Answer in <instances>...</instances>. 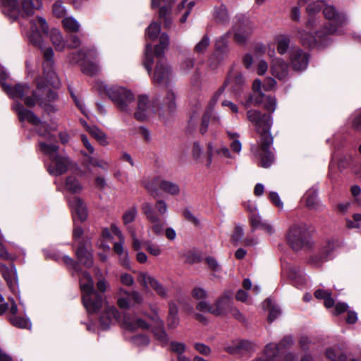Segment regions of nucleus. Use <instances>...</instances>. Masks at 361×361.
I'll return each instance as SVG.
<instances>
[{"label":"nucleus","mask_w":361,"mask_h":361,"mask_svg":"<svg viewBox=\"0 0 361 361\" xmlns=\"http://www.w3.org/2000/svg\"><path fill=\"white\" fill-rule=\"evenodd\" d=\"M39 146L40 150L50 159L47 167L50 174L58 176L68 171L71 161L68 157L59 154L58 147L56 145L41 141L39 142Z\"/></svg>","instance_id":"423d86ee"},{"label":"nucleus","mask_w":361,"mask_h":361,"mask_svg":"<svg viewBox=\"0 0 361 361\" xmlns=\"http://www.w3.org/2000/svg\"><path fill=\"white\" fill-rule=\"evenodd\" d=\"M353 220L347 219L346 226L349 228H360L359 222L361 221V214H355L353 216Z\"/></svg>","instance_id":"0e129e2a"},{"label":"nucleus","mask_w":361,"mask_h":361,"mask_svg":"<svg viewBox=\"0 0 361 361\" xmlns=\"http://www.w3.org/2000/svg\"><path fill=\"white\" fill-rule=\"evenodd\" d=\"M191 295L194 299L200 301L207 298V293L203 288L195 287L191 291Z\"/></svg>","instance_id":"4d7b16f0"},{"label":"nucleus","mask_w":361,"mask_h":361,"mask_svg":"<svg viewBox=\"0 0 361 361\" xmlns=\"http://www.w3.org/2000/svg\"><path fill=\"white\" fill-rule=\"evenodd\" d=\"M230 303V297L225 295L216 300L215 307H211L207 302L202 300L197 304L196 308L204 313L223 314H226V310L231 307Z\"/></svg>","instance_id":"ddd939ff"},{"label":"nucleus","mask_w":361,"mask_h":361,"mask_svg":"<svg viewBox=\"0 0 361 361\" xmlns=\"http://www.w3.org/2000/svg\"><path fill=\"white\" fill-rule=\"evenodd\" d=\"M160 30V25L157 23H152L149 25V27L147 29V37L150 39L154 40L159 34Z\"/></svg>","instance_id":"5fc2aeb1"},{"label":"nucleus","mask_w":361,"mask_h":361,"mask_svg":"<svg viewBox=\"0 0 361 361\" xmlns=\"http://www.w3.org/2000/svg\"><path fill=\"white\" fill-rule=\"evenodd\" d=\"M145 59L144 61V66L149 73L151 72V67L154 62V54L152 47L150 44H147L145 47Z\"/></svg>","instance_id":"de8ad7c7"},{"label":"nucleus","mask_w":361,"mask_h":361,"mask_svg":"<svg viewBox=\"0 0 361 361\" xmlns=\"http://www.w3.org/2000/svg\"><path fill=\"white\" fill-rule=\"evenodd\" d=\"M174 0H152V7L160 6L159 18H166L170 11V5Z\"/></svg>","instance_id":"72a5a7b5"},{"label":"nucleus","mask_w":361,"mask_h":361,"mask_svg":"<svg viewBox=\"0 0 361 361\" xmlns=\"http://www.w3.org/2000/svg\"><path fill=\"white\" fill-rule=\"evenodd\" d=\"M141 210L150 224L147 229L148 235H150V233L156 235H162L166 221L161 219L155 212L152 204L149 202H144L141 206Z\"/></svg>","instance_id":"9b49d317"},{"label":"nucleus","mask_w":361,"mask_h":361,"mask_svg":"<svg viewBox=\"0 0 361 361\" xmlns=\"http://www.w3.org/2000/svg\"><path fill=\"white\" fill-rule=\"evenodd\" d=\"M227 86V81H225L224 85L221 86L213 94L212 98L210 99L207 111L212 112L215 105L218 102L219 98L221 97L223 93L224 92L225 88Z\"/></svg>","instance_id":"c03bdc74"},{"label":"nucleus","mask_w":361,"mask_h":361,"mask_svg":"<svg viewBox=\"0 0 361 361\" xmlns=\"http://www.w3.org/2000/svg\"><path fill=\"white\" fill-rule=\"evenodd\" d=\"M279 355V349L274 343H269L264 348V355L255 360V361H276Z\"/></svg>","instance_id":"473e14b6"},{"label":"nucleus","mask_w":361,"mask_h":361,"mask_svg":"<svg viewBox=\"0 0 361 361\" xmlns=\"http://www.w3.org/2000/svg\"><path fill=\"white\" fill-rule=\"evenodd\" d=\"M210 39L208 35H205L202 39L195 45L194 51L197 54H203L209 47Z\"/></svg>","instance_id":"603ef678"},{"label":"nucleus","mask_w":361,"mask_h":361,"mask_svg":"<svg viewBox=\"0 0 361 361\" xmlns=\"http://www.w3.org/2000/svg\"><path fill=\"white\" fill-rule=\"evenodd\" d=\"M290 60L295 71H301L307 67L309 55L302 49L297 48L290 52Z\"/></svg>","instance_id":"5701e85b"},{"label":"nucleus","mask_w":361,"mask_h":361,"mask_svg":"<svg viewBox=\"0 0 361 361\" xmlns=\"http://www.w3.org/2000/svg\"><path fill=\"white\" fill-rule=\"evenodd\" d=\"M2 11L10 18L16 19L20 13L17 0H0Z\"/></svg>","instance_id":"2f4dec72"},{"label":"nucleus","mask_w":361,"mask_h":361,"mask_svg":"<svg viewBox=\"0 0 361 361\" xmlns=\"http://www.w3.org/2000/svg\"><path fill=\"white\" fill-rule=\"evenodd\" d=\"M128 231L130 234V236L132 238L133 243L132 246L135 250H140L142 247L144 246L146 251L150 254L151 255L157 257L159 256L162 250L160 247V245H157V243H153L152 241L149 240H146L142 242L138 239L136 235L135 230L132 228L129 227Z\"/></svg>","instance_id":"a211bd4d"},{"label":"nucleus","mask_w":361,"mask_h":361,"mask_svg":"<svg viewBox=\"0 0 361 361\" xmlns=\"http://www.w3.org/2000/svg\"><path fill=\"white\" fill-rule=\"evenodd\" d=\"M287 274L288 278L293 281H295V283L302 284L305 281V278L302 271L296 267H290Z\"/></svg>","instance_id":"a18cd8bd"},{"label":"nucleus","mask_w":361,"mask_h":361,"mask_svg":"<svg viewBox=\"0 0 361 361\" xmlns=\"http://www.w3.org/2000/svg\"><path fill=\"white\" fill-rule=\"evenodd\" d=\"M271 73L279 80H285L288 73V64L280 58H274L271 61Z\"/></svg>","instance_id":"bb28decb"},{"label":"nucleus","mask_w":361,"mask_h":361,"mask_svg":"<svg viewBox=\"0 0 361 361\" xmlns=\"http://www.w3.org/2000/svg\"><path fill=\"white\" fill-rule=\"evenodd\" d=\"M247 118L255 126L257 133L260 135L258 145L252 147V152L259 160L260 166L268 168L274 161V154L270 149L274 140L270 133L273 124L272 117L258 110L250 109L247 111Z\"/></svg>","instance_id":"f03ea898"},{"label":"nucleus","mask_w":361,"mask_h":361,"mask_svg":"<svg viewBox=\"0 0 361 361\" xmlns=\"http://www.w3.org/2000/svg\"><path fill=\"white\" fill-rule=\"evenodd\" d=\"M297 37L302 45L309 48L314 47H324L328 44L329 37L337 32L336 27L331 25L330 27H324L317 31L314 35L304 29L297 28Z\"/></svg>","instance_id":"0eeeda50"},{"label":"nucleus","mask_w":361,"mask_h":361,"mask_svg":"<svg viewBox=\"0 0 361 361\" xmlns=\"http://www.w3.org/2000/svg\"><path fill=\"white\" fill-rule=\"evenodd\" d=\"M63 25L66 30L70 32H76L79 31L80 24L72 17H66L62 20Z\"/></svg>","instance_id":"49530a36"},{"label":"nucleus","mask_w":361,"mask_h":361,"mask_svg":"<svg viewBox=\"0 0 361 361\" xmlns=\"http://www.w3.org/2000/svg\"><path fill=\"white\" fill-rule=\"evenodd\" d=\"M0 270L9 288L12 291H16L17 285V275L14 266L11 264L10 267H7L5 264H1Z\"/></svg>","instance_id":"c756f323"},{"label":"nucleus","mask_w":361,"mask_h":361,"mask_svg":"<svg viewBox=\"0 0 361 361\" xmlns=\"http://www.w3.org/2000/svg\"><path fill=\"white\" fill-rule=\"evenodd\" d=\"M65 188L72 193H80L83 189L81 183L73 176H70L66 178Z\"/></svg>","instance_id":"e433bc0d"},{"label":"nucleus","mask_w":361,"mask_h":361,"mask_svg":"<svg viewBox=\"0 0 361 361\" xmlns=\"http://www.w3.org/2000/svg\"><path fill=\"white\" fill-rule=\"evenodd\" d=\"M228 136L231 140H232V142L230 144V147L232 151L236 153H239L242 149L241 142L238 140V134L236 133H231L230 131L227 132Z\"/></svg>","instance_id":"3c124183"},{"label":"nucleus","mask_w":361,"mask_h":361,"mask_svg":"<svg viewBox=\"0 0 361 361\" xmlns=\"http://www.w3.org/2000/svg\"><path fill=\"white\" fill-rule=\"evenodd\" d=\"M137 216V209L135 206H133L127 209L123 214L122 219L124 225H128L133 222Z\"/></svg>","instance_id":"09e8293b"},{"label":"nucleus","mask_w":361,"mask_h":361,"mask_svg":"<svg viewBox=\"0 0 361 361\" xmlns=\"http://www.w3.org/2000/svg\"><path fill=\"white\" fill-rule=\"evenodd\" d=\"M195 349L200 354L203 355H209L211 353L210 348L202 343H195L194 344Z\"/></svg>","instance_id":"69168bd1"},{"label":"nucleus","mask_w":361,"mask_h":361,"mask_svg":"<svg viewBox=\"0 0 361 361\" xmlns=\"http://www.w3.org/2000/svg\"><path fill=\"white\" fill-rule=\"evenodd\" d=\"M94 50H89L87 53L79 51L73 54L69 59L71 63H78L81 61L80 66L83 73L87 75H94L99 71V65L96 62H92L87 60V57L94 56Z\"/></svg>","instance_id":"f8f14e48"},{"label":"nucleus","mask_w":361,"mask_h":361,"mask_svg":"<svg viewBox=\"0 0 361 361\" xmlns=\"http://www.w3.org/2000/svg\"><path fill=\"white\" fill-rule=\"evenodd\" d=\"M89 161L92 166L99 167L104 171H107L110 167V163L106 160L91 157Z\"/></svg>","instance_id":"6e6d98bb"},{"label":"nucleus","mask_w":361,"mask_h":361,"mask_svg":"<svg viewBox=\"0 0 361 361\" xmlns=\"http://www.w3.org/2000/svg\"><path fill=\"white\" fill-rule=\"evenodd\" d=\"M225 81H227V85L229 83H233L235 86L238 87L242 85L244 83L245 80L240 72H233L228 74V78Z\"/></svg>","instance_id":"8fccbe9b"},{"label":"nucleus","mask_w":361,"mask_h":361,"mask_svg":"<svg viewBox=\"0 0 361 361\" xmlns=\"http://www.w3.org/2000/svg\"><path fill=\"white\" fill-rule=\"evenodd\" d=\"M213 16L214 20L219 23H225L228 20V13L226 7L221 4L214 8Z\"/></svg>","instance_id":"f704fd0d"},{"label":"nucleus","mask_w":361,"mask_h":361,"mask_svg":"<svg viewBox=\"0 0 361 361\" xmlns=\"http://www.w3.org/2000/svg\"><path fill=\"white\" fill-rule=\"evenodd\" d=\"M250 222L252 230L261 229L269 235L273 234L275 231L272 225L268 221L262 220L260 216L255 212L250 215Z\"/></svg>","instance_id":"c85d7f7f"},{"label":"nucleus","mask_w":361,"mask_h":361,"mask_svg":"<svg viewBox=\"0 0 361 361\" xmlns=\"http://www.w3.org/2000/svg\"><path fill=\"white\" fill-rule=\"evenodd\" d=\"M227 38L225 35L216 40L215 51L209 59V66L212 69L216 68L228 56Z\"/></svg>","instance_id":"4468645a"},{"label":"nucleus","mask_w":361,"mask_h":361,"mask_svg":"<svg viewBox=\"0 0 361 361\" xmlns=\"http://www.w3.org/2000/svg\"><path fill=\"white\" fill-rule=\"evenodd\" d=\"M154 185H159L161 190L171 195H178L180 193V188L176 183L161 180L159 178H155L152 183H144L145 188L151 194V195H154V194L157 192V190Z\"/></svg>","instance_id":"2eb2a0df"},{"label":"nucleus","mask_w":361,"mask_h":361,"mask_svg":"<svg viewBox=\"0 0 361 361\" xmlns=\"http://www.w3.org/2000/svg\"><path fill=\"white\" fill-rule=\"evenodd\" d=\"M323 13L324 17L326 19L332 20L336 23L337 25H334L333 24H330L328 27H330L331 25L336 27L338 30V27L343 26L346 24L348 21L347 16L343 13H339L336 11V8L333 6H326L323 10Z\"/></svg>","instance_id":"393cba45"},{"label":"nucleus","mask_w":361,"mask_h":361,"mask_svg":"<svg viewBox=\"0 0 361 361\" xmlns=\"http://www.w3.org/2000/svg\"><path fill=\"white\" fill-rule=\"evenodd\" d=\"M252 31L251 23L244 17L234 26V39L238 44H244Z\"/></svg>","instance_id":"aec40b11"},{"label":"nucleus","mask_w":361,"mask_h":361,"mask_svg":"<svg viewBox=\"0 0 361 361\" xmlns=\"http://www.w3.org/2000/svg\"><path fill=\"white\" fill-rule=\"evenodd\" d=\"M225 350L232 355H244L255 350V345L248 341H238L226 346Z\"/></svg>","instance_id":"a878e982"},{"label":"nucleus","mask_w":361,"mask_h":361,"mask_svg":"<svg viewBox=\"0 0 361 361\" xmlns=\"http://www.w3.org/2000/svg\"><path fill=\"white\" fill-rule=\"evenodd\" d=\"M89 247H90V240L86 238L79 241L76 251L79 262L87 267H92L93 264L92 255L88 250Z\"/></svg>","instance_id":"412c9836"},{"label":"nucleus","mask_w":361,"mask_h":361,"mask_svg":"<svg viewBox=\"0 0 361 361\" xmlns=\"http://www.w3.org/2000/svg\"><path fill=\"white\" fill-rule=\"evenodd\" d=\"M169 44V35L166 33H162L159 37V44L154 47V56L157 58L158 61L152 76L154 83L166 85L172 77L171 68L164 57V51Z\"/></svg>","instance_id":"20e7f679"},{"label":"nucleus","mask_w":361,"mask_h":361,"mask_svg":"<svg viewBox=\"0 0 361 361\" xmlns=\"http://www.w3.org/2000/svg\"><path fill=\"white\" fill-rule=\"evenodd\" d=\"M30 25L31 31L29 39L32 44L40 48L43 53V75L47 84L44 82L42 78H39L37 80L35 90L31 91L29 85L25 83H18L14 87L2 83V87L10 97L23 99L28 107H32L37 104L48 113L54 112L56 108L51 102L58 99V94L56 92L48 89V85L54 88H59L60 81L53 69L54 51L51 47L45 48L43 46V34H47L49 26L46 20L39 16L32 19L30 21Z\"/></svg>","instance_id":"f257e3e1"},{"label":"nucleus","mask_w":361,"mask_h":361,"mask_svg":"<svg viewBox=\"0 0 361 361\" xmlns=\"http://www.w3.org/2000/svg\"><path fill=\"white\" fill-rule=\"evenodd\" d=\"M187 346L184 343L178 341H171L170 350L172 353H176L178 356L183 354L186 350Z\"/></svg>","instance_id":"864d4df0"},{"label":"nucleus","mask_w":361,"mask_h":361,"mask_svg":"<svg viewBox=\"0 0 361 361\" xmlns=\"http://www.w3.org/2000/svg\"><path fill=\"white\" fill-rule=\"evenodd\" d=\"M294 343V341L292 336H285L279 344H274L279 349V354L281 353L283 350H285L290 346H292Z\"/></svg>","instance_id":"13d9d810"},{"label":"nucleus","mask_w":361,"mask_h":361,"mask_svg":"<svg viewBox=\"0 0 361 361\" xmlns=\"http://www.w3.org/2000/svg\"><path fill=\"white\" fill-rule=\"evenodd\" d=\"M39 7V0H23L22 1V10L27 16H30L34 13L35 9Z\"/></svg>","instance_id":"79ce46f5"},{"label":"nucleus","mask_w":361,"mask_h":361,"mask_svg":"<svg viewBox=\"0 0 361 361\" xmlns=\"http://www.w3.org/2000/svg\"><path fill=\"white\" fill-rule=\"evenodd\" d=\"M82 302L89 314H96L102 306V297L94 290V281L87 272H82L80 276Z\"/></svg>","instance_id":"39448f33"},{"label":"nucleus","mask_w":361,"mask_h":361,"mask_svg":"<svg viewBox=\"0 0 361 361\" xmlns=\"http://www.w3.org/2000/svg\"><path fill=\"white\" fill-rule=\"evenodd\" d=\"M349 307L347 303L345 302H338L335 305V310L336 314H343L345 312H348V316H356V313L348 310Z\"/></svg>","instance_id":"052dcab7"},{"label":"nucleus","mask_w":361,"mask_h":361,"mask_svg":"<svg viewBox=\"0 0 361 361\" xmlns=\"http://www.w3.org/2000/svg\"><path fill=\"white\" fill-rule=\"evenodd\" d=\"M68 204L72 211L73 219L76 217L80 221H84L87 217V210L83 200L79 197L74 196L68 198Z\"/></svg>","instance_id":"4be33fe9"},{"label":"nucleus","mask_w":361,"mask_h":361,"mask_svg":"<svg viewBox=\"0 0 361 361\" xmlns=\"http://www.w3.org/2000/svg\"><path fill=\"white\" fill-rule=\"evenodd\" d=\"M212 112L206 110L205 114L202 116V123L200 128V132L202 135L205 134L207 131L209 123V118L212 116Z\"/></svg>","instance_id":"bf43d9fd"},{"label":"nucleus","mask_w":361,"mask_h":361,"mask_svg":"<svg viewBox=\"0 0 361 361\" xmlns=\"http://www.w3.org/2000/svg\"><path fill=\"white\" fill-rule=\"evenodd\" d=\"M176 94L172 90H169L163 101V106L169 112H173L176 109Z\"/></svg>","instance_id":"ea45409f"},{"label":"nucleus","mask_w":361,"mask_h":361,"mask_svg":"<svg viewBox=\"0 0 361 361\" xmlns=\"http://www.w3.org/2000/svg\"><path fill=\"white\" fill-rule=\"evenodd\" d=\"M262 82L259 79H255L252 84L254 94L249 96L245 105L249 107L251 105L258 106L263 104L266 110L273 113L276 108V99L274 97L265 95L261 92Z\"/></svg>","instance_id":"9d476101"},{"label":"nucleus","mask_w":361,"mask_h":361,"mask_svg":"<svg viewBox=\"0 0 361 361\" xmlns=\"http://www.w3.org/2000/svg\"><path fill=\"white\" fill-rule=\"evenodd\" d=\"M88 322H83L86 324L88 331H94L97 329L106 330L112 323L111 317H87Z\"/></svg>","instance_id":"cd10ccee"},{"label":"nucleus","mask_w":361,"mask_h":361,"mask_svg":"<svg viewBox=\"0 0 361 361\" xmlns=\"http://www.w3.org/2000/svg\"><path fill=\"white\" fill-rule=\"evenodd\" d=\"M303 198L305 206L309 209L321 212L325 208V205L318 200L317 192L315 190H310L307 191Z\"/></svg>","instance_id":"7c9ffc66"},{"label":"nucleus","mask_w":361,"mask_h":361,"mask_svg":"<svg viewBox=\"0 0 361 361\" xmlns=\"http://www.w3.org/2000/svg\"><path fill=\"white\" fill-rule=\"evenodd\" d=\"M183 216L186 220L193 224L195 226H198L200 224V221L198 219L193 215L191 211L188 209H185L183 211Z\"/></svg>","instance_id":"774afa93"},{"label":"nucleus","mask_w":361,"mask_h":361,"mask_svg":"<svg viewBox=\"0 0 361 361\" xmlns=\"http://www.w3.org/2000/svg\"><path fill=\"white\" fill-rule=\"evenodd\" d=\"M276 49L279 54H286L289 48L290 38L286 35H281L276 37Z\"/></svg>","instance_id":"4c0bfd02"},{"label":"nucleus","mask_w":361,"mask_h":361,"mask_svg":"<svg viewBox=\"0 0 361 361\" xmlns=\"http://www.w3.org/2000/svg\"><path fill=\"white\" fill-rule=\"evenodd\" d=\"M326 356L330 361H346V355L343 353L336 354L332 349L326 350Z\"/></svg>","instance_id":"e2e57ef3"},{"label":"nucleus","mask_w":361,"mask_h":361,"mask_svg":"<svg viewBox=\"0 0 361 361\" xmlns=\"http://www.w3.org/2000/svg\"><path fill=\"white\" fill-rule=\"evenodd\" d=\"M157 101L151 102L146 95H140L138 97L137 107L134 114V116L139 121L146 119L151 114L157 113L159 108L155 106Z\"/></svg>","instance_id":"dca6fc26"},{"label":"nucleus","mask_w":361,"mask_h":361,"mask_svg":"<svg viewBox=\"0 0 361 361\" xmlns=\"http://www.w3.org/2000/svg\"><path fill=\"white\" fill-rule=\"evenodd\" d=\"M9 322L19 329H30L32 324L27 317H8Z\"/></svg>","instance_id":"37998d69"},{"label":"nucleus","mask_w":361,"mask_h":361,"mask_svg":"<svg viewBox=\"0 0 361 361\" xmlns=\"http://www.w3.org/2000/svg\"><path fill=\"white\" fill-rule=\"evenodd\" d=\"M341 245V243L337 239H331L326 242V245L322 247L321 253L318 255L312 257L310 259V263L314 266L319 267L322 264L331 258V254L334 250Z\"/></svg>","instance_id":"f3484780"},{"label":"nucleus","mask_w":361,"mask_h":361,"mask_svg":"<svg viewBox=\"0 0 361 361\" xmlns=\"http://www.w3.org/2000/svg\"><path fill=\"white\" fill-rule=\"evenodd\" d=\"M13 108L18 114L20 121H27L30 123L36 126H44L39 117H37L32 111L26 109L20 103H15Z\"/></svg>","instance_id":"b1692460"},{"label":"nucleus","mask_w":361,"mask_h":361,"mask_svg":"<svg viewBox=\"0 0 361 361\" xmlns=\"http://www.w3.org/2000/svg\"><path fill=\"white\" fill-rule=\"evenodd\" d=\"M138 282L144 287H151L162 298L168 296L167 290L153 276L147 273L141 272L138 275Z\"/></svg>","instance_id":"6ab92c4d"},{"label":"nucleus","mask_w":361,"mask_h":361,"mask_svg":"<svg viewBox=\"0 0 361 361\" xmlns=\"http://www.w3.org/2000/svg\"><path fill=\"white\" fill-rule=\"evenodd\" d=\"M323 5L324 2L322 1H318L312 4H310L306 8L307 12L308 13L309 16H313L320 11Z\"/></svg>","instance_id":"680f3d73"},{"label":"nucleus","mask_w":361,"mask_h":361,"mask_svg":"<svg viewBox=\"0 0 361 361\" xmlns=\"http://www.w3.org/2000/svg\"><path fill=\"white\" fill-rule=\"evenodd\" d=\"M118 322L123 329L133 331L138 328L148 329L150 327L154 337L164 345L169 342V337L164 330V322L160 317H148L149 321L146 322L141 318L137 317H113Z\"/></svg>","instance_id":"7ed1b4c3"},{"label":"nucleus","mask_w":361,"mask_h":361,"mask_svg":"<svg viewBox=\"0 0 361 361\" xmlns=\"http://www.w3.org/2000/svg\"><path fill=\"white\" fill-rule=\"evenodd\" d=\"M243 235L244 232L243 228L240 226H236L232 235L231 239L233 242L238 243L242 240Z\"/></svg>","instance_id":"338daca9"},{"label":"nucleus","mask_w":361,"mask_h":361,"mask_svg":"<svg viewBox=\"0 0 361 361\" xmlns=\"http://www.w3.org/2000/svg\"><path fill=\"white\" fill-rule=\"evenodd\" d=\"M87 131L102 145L106 146L109 144L105 133L98 127L93 126L87 127Z\"/></svg>","instance_id":"58836bf2"},{"label":"nucleus","mask_w":361,"mask_h":361,"mask_svg":"<svg viewBox=\"0 0 361 361\" xmlns=\"http://www.w3.org/2000/svg\"><path fill=\"white\" fill-rule=\"evenodd\" d=\"M103 91L121 111L130 112V104L135 97L129 90L120 86L104 85Z\"/></svg>","instance_id":"6e6552de"},{"label":"nucleus","mask_w":361,"mask_h":361,"mask_svg":"<svg viewBox=\"0 0 361 361\" xmlns=\"http://www.w3.org/2000/svg\"><path fill=\"white\" fill-rule=\"evenodd\" d=\"M263 307L268 312L269 316H277L281 313L278 304L269 298L263 302Z\"/></svg>","instance_id":"a19ab883"},{"label":"nucleus","mask_w":361,"mask_h":361,"mask_svg":"<svg viewBox=\"0 0 361 361\" xmlns=\"http://www.w3.org/2000/svg\"><path fill=\"white\" fill-rule=\"evenodd\" d=\"M50 38L56 50L62 51L65 49L66 42L63 39L61 33L58 30H51Z\"/></svg>","instance_id":"c9c22d12"},{"label":"nucleus","mask_w":361,"mask_h":361,"mask_svg":"<svg viewBox=\"0 0 361 361\" xmlns=\"http://www.w3.org/2000/svg\"><path fill=\"white\" fill-rule=\"evenodd\" d=\"M286 239L288 245L295 250H299L310 244V232L309 226L305 223H300L290 227Z\"/></svg>","instance_id":"1a4fd4ad"}]
</instances>
